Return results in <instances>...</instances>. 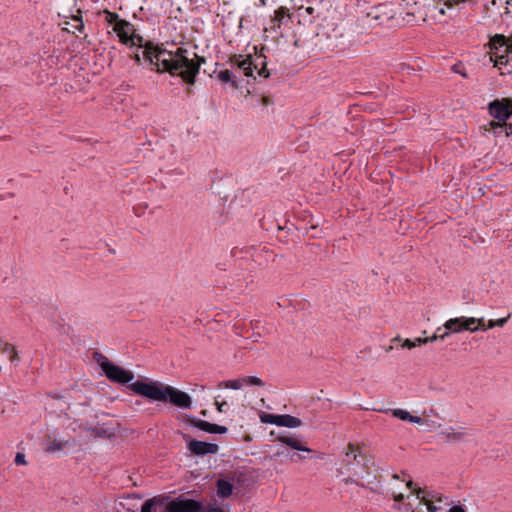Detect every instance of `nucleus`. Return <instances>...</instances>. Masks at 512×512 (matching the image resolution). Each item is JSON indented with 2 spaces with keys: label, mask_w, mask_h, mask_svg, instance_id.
<instances>
[{
  "label": "nucleus",
  "mask_w": 512,
  "mask_h": 512,
  "mask_svg": "<svg viewBox=\"0 0 512 512\" xmlns=\"http://www.w3.org/2000/svg\"><path fill=\"white\" fill-rule=\"evenodd\" d=\"M143 56L158 72H169L180 76L188 84H194L200 65L204 62L195 52L183 48L167 51L160 48L148 47Z\"/></svg>",
  "instance_id": "nucleus-1"
},
{
  "label": "nucleus",
  "mask_w": 512,
  "mask_h": 512,
  "mask_svg": "<svg viewBox=\"0 0 512 512\" xmlns=\"http://www.w3.org/2000/svg\"><path fill=\"white\" fill-rule=\"evenodd\" d=\"M129 388L135 394L152 401L169 402L183 409H189L192 405L191 397L187 393L159 381L138 380L131 383Z\"/></svg>",
  "instance_id": "nucleus-2"
},
{
  "label": "nucleus",
  "mask_w": 512,
  "mask_h": 512,
  "mask_svg": "<svg viewBox=\"0 0 512 512\" xmlns=\"http://www.w3.org/2000/svg\"><path fill=\"white\" fill-rule=\"evenodd\" d=\"M488 111L497 121H491L485 127V130L493 134H497V130H505V136H510L512 134V125H508L506 121L512 115V99H496L489 103Z\"/></svg>",
  "instance_id": "nucleus-3"
},
{
  "label": "nucleus",
  "mask_w": 512,
  "mask_h": 512,
  "mask_svg": "<svg viewBox=\"0 0 512 512\" xmlns=\"http://www.w3.org/2000/svg\"><path fill=\"white\" fill-rule=\"evenodd\" d=\"M245 76H253L254 70H257L259 76L268 78L270 73L266 68V57L263 55L237 56L232 60Z\"/></svg>",
  "instance_id": "nucleus-4"
},
{
  "label": "nucleus",
  "mask_w": 512,
  "mask_h": 512,
  "mask_svg": "<svg viewBox=\"0 0 512 512\" xmlns=\"http://www.w3.org/2000/svg\"><path fill=\"white\" fill-rule=\"evenodd\" d=\"M490 60L494 62V66L501 68L508 65L512 60V44L502 35L494 36L490 41Z\"/></svg>",
  "instance_id": "nucleus-5"
},
{
  "label": "nucleus",
  "mask_w": 512,
  "mask_h": 512,
  "mask_svg": "<svg viewBox=\"0 0 512 512\" xmlns=\"http://www.w3.org/2000/svg\"><path fill=\"white\" fill-rule=\"evenodd\" d=\"M346 468L356 479L368 484L374 483L377 478L376 466L364 456H360L359 460L355 462L348 461Z\"/></svg>",
  "instance_id": "nucleus-6"
},
{
  "label": "nucleus",
  "mask_w": 512,
  "mask_h": 512,
  "mask_svg": "<svg viewBox=\"0 0 512 512\" xmlns=\"http://www.w3.org/2000/svg\"><path fill=\"white\" fill-rule=\"evenodd\" d=\"M443 327L452 333H461L463 331L476 332L477 330L485 331V322L484 318L461 316L448 319Z\"/></svg>",
  "instance_id": "nucleus-7"
},
{
  "label": "nucleus",
  "mask_w": 512,
  "mask_h": 512,
  "mask_svg": "<svg viewBox=\"0 0 512 512\" xmlns=\"http://www.w3.org/2000/svg\"><path fill=\"white\" fill-rule=\"evenodd\" d=\"M97 363L105 373L106 377L116 383L125 384L133 380L134 375L120 366L110 362L105 356L97 355Z\"/></svg>",
  "instance_id": "nucleus-8"
},
{
  "label": "nucleus",
  "mask_w": 512,
  "mask_h": 512,
  "mask_svg": "<svg viewBox=\"0 0 512 512\" xmlns=\"http://www.w3.org/2000/svg\"><path fill=\"white\" fill-rule=\"evenodd\" d=\"M259 419L264 424H272L280 427L298 428L302 425L301 419L289 414H270L259 412Z\"/></svg>",
  "instance_id": "nucleus-9"
},
{
  "label": "nucleus",
  "mask_w": 512,
  "mask_h": 512,
  "mask_svg": "<svg viewBox=\"0 0 512 512\" xmlns=\"http://www.w3.org/2000/svg\"><path fill=\"white\" fill-rule=\"evenodd\" d=\"M264 385H265V383L260 377L245 376V377H241L238 379L222 381L218 384V388L240 390L246 386L263 387Z\"/></svg>",
  "instance_id": "nucleus-10"
},
{
  "label": "nucleus",
  "mask_w": 512,
  "mask_h": 512,
  "mask_svg": "<svg viewBox=\"0 0 512 512\" xmlns=\"http://www.w3.org/2000/svg\"><path fill=\"white\" fill-rule=\"evenodd\" d=\"M440 436L449 443L465 441L471 436L470 432L463 427H447L441 430Z\"/></svg>",
  "instance_id": "nucleus-11"
},
{
  "label": "nucleus",
  "mask_w": 512,
  "mask_h": 512,
  "mask_svg": "<svg viewBox=\"0 0 512 512\" xmlns=\"http://www.w3.org/2000/svg\"><path fill=\"white\" fill-rule=\"evenodd\" d=\"M200 504L191 499H176L167 506L168 512H200Z\"/></svg>",
  "instance_id": "nucleus-12"
},
{
  "label": "nucleus",
  "mask_w": 512,
  "mask_h": 512,
  "mask_svg": "<svg viewBox=\"0 0 512 512\" xmlns=\"http://www.w3.org/2000/svg\"><path fill=\"white\" fill-rule=\"evenodd\" d=\"M187 448L192 454L197 456L216 454L219 450L217 444L197 440H190L188 442Z\"/></svg>",
  "instance_id": "nucleus-13"
},
{
  "label": "nucleus",
  "mask_w": 512,
  "mask_h": 512,
  "mask_svg": "<svg viewBox=\"0 0 512 512\" xmlns=\"http://www.w3.org/2000/svg\"><path fill=\"white\" fill-rule=\"evenodd\" d=\"M402 2L409 15L418 16L423 19L424 13L431 6L432 0H402Z\"/></svg>",
  "instance_id": "nucleus-14"
},
{
  "label": "nucleus",
  "mask_w": 512,
  "mask_h": 512,
  "mask_svg": "<svg viewBox=\"0 0 512 512\" xmlns=\"http://www.w3.org/2000/svg\"><path fill=\"white\" fill-rule=\"evenodd\" d=\"M113 30L116 32L120 41L126 45H134V38L132 36V26L125 20L116 21Z\"/></svg>",
  "instance_id": "nucleus-15"
},
{
  "label": "nucleus",
  "mask_w": 512,
  "mask_h": 512,
  "mask_svg": "<svg viewBox=\"0 0 512 512\" xmlns=\"http://www.w3.org/2000/svg\"><path fill=\"white\" fill-rule=\"evenodd\" d=\"M446 9L448 8L445 7L442 3L432 0L431 6L427 8V11L424 13L422 20L427 21L431 19L435 22H440L446 14Z\"/></svg>",
  "instance_id": "nucleus-16"
},
{
  "label": "nucleus",
  "mask_w": 512,
  "mask_h": 512,
  "mask_svg": "<svg viewBox=\"0 0 512 512\" xmlns=\"http://www.w3.org/2000/svg\"><path fill=\"white\" fill-rule=\"evenodd\" d=\"M406 485L410 489L411 493L415 495L416 499L419 500V506H426L427 512L437 511V506L425 497L424 491L421 488L415 487L412 481H408Z\"/></svg>",
  "instance_id": "nucleus-17"
},
{
  "label": "nucleus",
  "mask_w": 512,
  "mask_h": 512,
  "mask_svg": "<svg viewBox=\"0 0 512 512\" xmlns=\"http://www.w3.org/2000/svg\"><path fill=\"white\" fill-rule=\"evenodd\" d=\"M72 445L69 439L51 438L48 436L45 450L50 453L60 452Z\"/></svg>",
  "instance_id": "nucleus-18"
},
{
  "label": "nucleus",
  "mask_w": 512,
  "mask_h": 512,
  "mask_svg": "<svg viewBox=\"0 0 512 512\" xmlns=\"http://www.w3.org/2000/svg\"><path fill=\"white\" fill-rule=\"evenodd\" d=\"M390 411H391L393 417L398 418L402 421H407V422H410L413 424H418V425H422L424 423V421L421 417L412 415V414H410V412H408L405 409L397 408V409H392Z\"/></svg>",
  "instance_id": "nucleus-19"
},
{
  "label": "nucleus",
  "mask_w": 512,
  "mask_h": 512,
  "mask_svg": "<svg viewBox=\"0 0 512 512\" xmlns=\"http://www.w3.org/2000/svg\"><path fill=\"white\" fill-rule=\"evenodd\" d=\"M277 440L283 444H286L287 446L291 447L292 449L298 450V451H304V452H310L311 450L306 447L303 442L292 436H278Z\"/></svg>",
  "instance_id": "nucleus-20"
},
{
  "label": "nucleus",
  "mask_w": 512,
  "mask_h": 512,
  "mask_svg": "<svg viewBox=\"0 0 512 512\" xmlns=\"http://www.w3.org/2000/svg\"><path fill=\"white\" fill-rule=\"evenodd\" d=\"M194 425L200 430L208 433L224 434L227 432V428L225 426L212 424L204 420H198L194 423Z\"/></svg>",
  "instance_id": "nucleus-21"
},
{
  "label": "nucleus",
  "mask_w": 512,
  "mask_h": 512,
  "mask_svg": "<svg viewBox=\"0 0 512 512\" xmlns=\"http://www.w3.org/2000/svg\"><path fill=\"white\" fill-rule=\"evenodd\" d=\"M289 10L286 8V7H279L275 13H274V17L272 18L271 20V26H270V29L271 30H276L278 28H280L281 24H282V21L285 17H288L289 16Z\"/></svg>",
  "instance_id": "nucleus-22"
},
{
  "label": "nucleus",
  "mask_w": 512,
  "mask_h": 512,
  "mask_svg": "<svg viewBox=\"0 0 512 512\" xmlns=\"http://www.w3.org/2000/svg\"><path fill=\"white\" fill-rule=\"evenodd\" d=\"M216 487H217V495L220 498H227V497L231 496V494L233 492V485L229 481H226L223 479H220L217 481Z\"/></svg>",
  "instance_id": "nucleus-23"
},
{
  "label": "nucleus",
  "mask_w": 512,
  "mask_h": 512,
  "mask_svg": "<svg viewBox=\"0 0 512 512\" xmlns=\"http://www.w3.org/2000/svg\"><path fill=\"white\" fill-rule=\"evenodd\" d=\"M0 352L9 354L12 362L18 361V352L13 345L5 342H0Z\"/></svg>",
  "instance_id": "nucleus-24"
},
{
  "label": "nucleus",
  "mask_w": 512,
  "mask_h": 512,
  "mask_svg": "<svg viewBox=\"0 0 512 512\" xmlns=\"http://www.w3.org/2000/svg\"><path fill=\"white\" fill-rule=\"evenodd\" d=\"M345 454L348 459L353 458V462L359 460L360 456H362L361 454H357V448L354 444H348Z\"/></svg>",
  "instance_id": "nucleus-25"
},
{
  "label": "nucleus",
  "mask_w": 512,
  "mask_h": 512,
  "mask_svg": "<svg viewBox=\"0 0 512 512\" xmlns=\"http://www.w3.org/2000/svg\"><path fill=\"white\" fill-rule=\"evenodd\" d=\"M393 342H400L402 348L413 349L415 348L414 340L402 339L400 336L395 337Z\"/></svg>",
  "instance_id": "nucleus-26"
},
{
  "label": "nucleus",
  "mask_w": 512,
  "mask_h": 512,
  "mask_svg": "<svg viewBox=\"0 0 512 512\" xmlns=\"http://www.w3.org/2000/svg\"><path fill=\"white\" fill-rule=\"evenodd\" d=\"M218 78L224 83L231 82L232 81V73L229 70H223V71L219 72Z\"/></svg>",
  "instance_id": "nucleus-27"
},
{
  "label": "nucleus",
  "mask_w": 512,
  "mask_h": 512,
  "mask_svg": "<svg viewBox=\"0 0 512 512\" xmlns=\"http://www.w3.org/2000/svg\"><path fill=\"white\" fill-rule=\"evenodd\" d=\"M155 505V501L153 499L147 500L141 507V512H153L152 508Z\"/></svg>",
  "instance_id": "nucleus-28"
},
{
  "label": "nucleus",
  "mask_w": 512,
  "mask_h": 512,
  "mask_svg": "<svg viewBox=\"0 0 512 512\" xmlns=\"http://www.w3.org/2000/svg\"><path fill=\"white\" fill-rule=\"evenodd\" d=\"M345 484L349 485V484H356V485H359V486H364L359 479H356V477H354L353 475L350 474V476L344 478L342 480Z\"/></svg>",
  "instance_id": "nucleus-29"
},
{
  "label": "nucleus",
  "mask_w": 512,
  "mask_h": 512,
  "mask_svg": "<svg viewBox=\"0 0 512 512\" xmlns=\"http://www.w3.org/2000/svg\"><path fill=\"white\" fill-rule=\"evenodd\" d=\"M105 14H106V20L109 22V23H116V21H119L118 20V15L116 13H112V12H109V11H105Z\"/></svg>",
  "instance_id": "nucleus-30"
},
{
  "label": "nucleus",
  "mask_w": 512,
  "mask_h": 512,
  "mask_svg": "<svg viewBox=\"0 0 512 512\" xmlns=\"http://www.w3.org/2000/svg\"><path fill=\"white\" fill-rule=\"evenodd\" d=\"M15 463L17 465H26L25 455L23 453H17L15 456Z\"/></svg>",
  "instance_id": "nucleus-31"
},
{
  "label": "nucleus",
  "mask_w": 512,
  "mask_h": 512,
  "mask_svg": "<svg viewBox=\"0 0 512 512\" xmlns=\"http://www.w3.org/2000/svg\"><path fill=\"white\" fill-rule=\"evenodd\" d=\"M73 20L77 23L75 25V29L81 30L83 28V23H82L81 16H79V15L73 16Z\"/></svg>",
  "instance_id": "nucleus-32"
},
{
  "label": "nucleus",
  "mask_w": 512,
  "mask_h": 512,
  "mask_svg": "<svg viewBox=\"0 0 512 512\" xmlns=\"http://www.w3.org/2000/svg\"><path fill=\"white\" fill-rule=\"evenodd\" d=\"M509 318H510V315H507L504 318H500V319L495 320L496 326L503 327L507 323Z\"/></svg>",
  "instance_id": "nucleus-33"
},
{
  "label": "nucleus",
  "mask_w": 512,
  "mask_h": 512,
  "mask_svg": "<svg viewBox=\"0 0 512 512\" xmlns=\"http://www.w3.org/2000/svg\"><path fill=\"white\" fill-rule=\"evenodd\" d=\"M414 343H415V347H417V346H420V345H423V344H427L428 340H426V337H424V338L418 337V338L414 339Z\"/></svg>",
  "instance_id": "nucleus-34"
},
{
  "label": "nucleus",
  "mask_w": 512,
  "mask_h": 512,
  "mask_svg": "<svg viewBox=\"0 0 512 512\" xmlns=\"http://www.w3.org/2000/svg\"><path fill=\"white\" fill-rule=\"evenodd\" d=\"M215 404H216V406H217V410H218L219 412H221V413H222V412H224V411H225V410H224V408L227 406V403H226L225 401H223V402H219V401H217V400H216Z\"/></svg>",
  "instance_id": "nucleus-35"
},
{
  "label": "nucleus",
  "mask_w": 512,
  "mask_h": 512,
  "mask_svg": "<svg viewBox=\"0 0 512 512\" xmlns=\"http://www.w3.org/2000/svg\"><path fill=\"white\" fill-rule=\"evenodd\" d=\"M448 512H466L462 506H452Z\"/></svg>",
  "instance_id": "nucleus-36"
},
{
  "label": "nucleus",
  "mask_w": 512,
  "mask_h": 512,
  "mask_svg": "<svg viewBox=\"0 0 512 512\" xmlns=\"http://www.w3.org/2000/svg\"><path fill=\"white\" fill-rule=\"evenodd\" d=\"M261 103H262L263 105H265V106H268V105H270V104L272 103V100H271V98H270V97H268V96H262V97H261Z\"/></svg>",
  "instance_id": "nucleus-37"
},
{
  "label": "nucleus",
  "mask_w": 512,
  "mask_h": 512,
  "mask_svg": "<svg viewBox=\"0 0 512 512\" xmlns=\"http://www.w3.org/2000/svg\"><path fill=\"white\" fill-rule=\"evenodd\" d=\"M496 327L495 320H489L487 325L485 324V330Z\"/></svg>",
  "instance_id": "nucleus-38"
},
{
  "label": "nucleus",
  "mask_w": 512,
  "mask_h": 512,
  "mask_svg": "<svg viewBox=\"0 0 512 512\" xmlns=\"http://www.w3.org/2000/svg\"><path fill=\"white\" fill-rule=\"evenodd\" d=\"M393 499H394V501H396V502L402 501V500L404 499V495H403V494H401V493H399V494H395V495L393 496Z\"/></svg>",
  "instance_id": "nucleus-39"
},
{
  "label": "nucleus",
  "mask_w": 512,
  "mask_h": 512,
  "mask_svg": "<svg viewBox=\"0 0 512 512\" xmlns=\"http://www.w3.org/2000/svg\"><path fill=\"white\" fill-rule=\"evenodd\" d=\"M438 338H439V335L434 334V335H432L431 337H426V340H428V343H429V342H434V341H436Z\"/></svg>",
  "instance_id": "nucleus-40"
},
{
  "label": "nucleus",
  "mask_w": 512,
  "mask_h": 512,
  "mask_svg": "<svg viewBox=\"0 0 512 512\" xmlns=\"http://www.w3.org/2000/svg\"><path fill=\"white\" fill-rule=\"evenodd\" d=\"M450 331L447 330L446 332H444L443 334L439 335V339H442L444 340L446 337H448L450 335Z\"/></svg>",
  "instance_id": "nucleus-41"
},
{
  "label": "nucleus",
  "mask_w": 512,
  "mask_h": 512,
  "mask_svg": "<svg viewBox=\"0 0 512 512\" xmlns=\"http://www.w3.org/2000/svg\"><path fill=\"white\" fill-rule=\"evenodd\" d=\"M407 510H408L409 512H418V511H416V510L412 507V505H411L410 503H408V504H407Z\"/></svg>",
  "instance_id": "nucleus-42"
},
{
  "label": "nucleus",
  "mask_w": 512,
  "mask_h": 512,
  "mask_svg": "<svg viewBox=\"0 0 512 512\" xmlns=\"http://www.w3.org/2000/svg\"><path fill=\"white\" fill-rule=\"evenodd\" d=\"M207 512H224V511L220 508H211Z\"/></svg>",
  "instance_id": "nucleus-43"
},
{
  "label": "nucleus",
  "mask_w": 512,
  "mask_h": 512,
  "mask_svg": "<svg viewBox=\"0 0 512 512\" xmlns=\"http://www.w3.org/2000/svg\"><path fill=\"white\" fill-rule=\"evenodd\" d=\"M499 2H500V0H492L491 5L496 6V5H498Z\"/></svg>",
  "instance_id": "nucleus-44"
},
{
  "label": "nucleus",
  "mask_w": 512,
  "mask_h": 512,
  "mask_svg": "<svg viewBox=\"0 0 512 512\" xmlns=\"http://www.w3.org/2000/svg\"><path fill=\"white\" fill-rule=\"evenodd\" d=\"M497 131H498V133L494 134L495 136H500L501 134L505 135V130H497Z\"/></svg>",
  "instance_id": "nucleus-45"
},
{
  "label": "nucleus",
  "mask_w": 512,
  "mask_h": 512,
  "mask_svg": "<svg viewBox=\"0 0 512 512\" xmlns=\"http://www.w3.org/2000/svg\"><path fill=\"white\" fill-rule=\"evenodd\" d=\"M312 11H313V8H312V7H308V8H307V12H308V13H312Z\"/></svg>",
  "instance_id": "nucleus-46"
},
{
  "label": "nucleus",
  "mask_w": 512,
  "mask_h": 512,
  "mask_svg": "<svg viewBox=\"0 0 512 512\" xmlns=\"http://www.w3.org/2000/svg\"><path fill=\"white\" fill-rule=\"evenodd\" d=\"M416 511L420 512L419 510H422V506H417V508L415 509Z\"/></svg>",
  "instance_id": "nucleus-47"
},
{
  "label": "nucleus",
  "mask_w": 512,
  "mask_h": 512,
  "mask_svg": "<svg viewBox=\"0 0 512 512\" xmlns=\"http://www.w3.org/2000/svg\"><path fill=\"white\" fill-rule=\"evenodd\" d=\"M265 1H266V0H261V4H262V5H265Z\"/></svg>",
  "instance_id": "nucleus-48"
}]
</instances>
